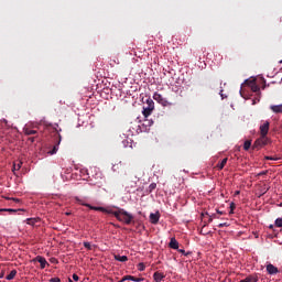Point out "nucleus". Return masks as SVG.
I'll return each instance as SVG.
<instances>
[{"mask_svg":"<svg viewBox=\"0 0 282 282\" xmlns=\"http://www.w3.org/2000/svg\"><path fill=\"white\" fill-rule=\"evenodd\" d=\"M112 215L118 219V221H122L123 224H131L133 221V215L129 214L124 209H119L117 212H112Z\"/></svg>","mask_w":282,"mask_h":282,"instance_id":"1","label":"nucleus"},{"mask_svg":"<svg viewBox=\"0 0 282 282\" xmlns=\"http://www.w3.org/2000/svg\"><path fill=\"white\" fill-rule=\"evenodd\" d=\"M147 107H143L142 110V115L144 116V118H148L149 116H151V113H153V109H155V102L153 101V99L149 98L145 101Z\"/></svg>","mask_w":282,"mask_h":282,"instance_id":"2","label":"nucleus"},{"mask_svg":"<svg viewBox=\"0 0 282 282\" xmlns=\"http://www.w3.org/2000/svg\"><path fill=\"white\" fill-rule=\"evenodd\" d=\"M224 226H228V223H221V224H219V228H224Z\"/></svg>","mask_w":282,"mask_h":282,"instance_id":"36","label":"nucleus"},{"mask_svg":"<svg viewBox=\"0 0 282 282\" xmlns=\"http://www.w3.org/2000/svg\"><path fill=\"white\" fill-rule=\"evenodd\" d=\"M14 276H17V270H12L10 272V274L7 275V281H12V279H14Z\"/></svg>","mask_w":282,"mask_h":282,"instance_id":"25","label":"nucleus"},{"mask_svg":"<svg viewBox=\"0 0 282 282\" xmlns=\"http://www.w3.org/2000/svg\"><path fill=\"white\" fill-rule=\"evenodd\" d=\"M155 188H158V184L151 183V184L149 185V193H153V191H155Z\"/></svg>","mask_w":282,"mask_h":282,"instance_id":"29","label":"nucleus"},{"mask_svg":"<svg viewBox=\"0 0 282 282\" xmlns=\"http://www.w3.org/2000/svg\"><path fill=\"white\" fill-rule=\"evenodd\" d=\"M34 261H37V263L41 264V269L45 270V265H47V260L41 256H37Z\"/></svg>","mask_w":282,"mask_h":282,"instance_id":"12","label":"nucleus"},{"mask_svg":"<svg viewBox=\"0 0 282 282\" xmlns=\"http://www.w3.org/2000/svg\"><path fill=\"white\" fill-rule=\"evenodd\" d=\"M124 281H138V280L133 275H126L119 282H124Z\"/></svg>","mask_w":282,"mask_h":282,"instance_id":"23","label":"nucleus"},{"mask_svg":"<svg viewBox=\"0 0 282 282\" xmlns=\"http://www.w3.org/2000/svg\"><path fill=\"white\" fill-rule=\"evenodd\" d=\"M265 159H267V160H272V158H271V156H267Z\"/></svg>","mask_w":282,"mask_h":282,"instance_id":"42","label":"nucleus"},{"mask_svg":"<svg viewBox=\"0 0 282 282\" xmlns=\"http://www.w3.org/2000/svg\"><path fill=\"white\" fill-rule=\"evenodd\" d=\"M258 281H259L258 275H249V276L240 280V282H258Z\"/></svg>","mask_w":282,"mask_h":282,"instance_id":"16","label":"nucleus"},{"mask_svg":"<svg viewBox=\"0 0 282 282\" xmlns=\"http://www.w3.org/2000/svg\"><path fill=\"white\" fill-rule=\"evenodd\" d=\"M26 224H28L29 226H34V224H36V219H35V218H28V219H26Z\"/></svg>","mask_w":282,"mask_h":282,"instance_id":"30","label":"nucleus"},{"mask_svg":"<svg viewBox=\"0 0 282 282\" xmlns=\"http://www.w3.org/2000/svg\"><path fill=\"white\" fill-rule=\"evenodd\" d=\"M88 208H90V210H100L101 213H111V212L105 209V207H96V206L89 205Z\"/></svg>","mask_w":282,"mask_h":282,"instance_id":"21","label":"nucleus"},{"mask_svg":"<svg viewBox=\"0 0 282 282\" xmlns=\"http://www.w3.org/2000/svg\"><path fill=\"white\" fill-rule=\"evenodd\" d=\"M78 279H79V278H78V274H76V273L73 274V280L78 281Z\"/></svg>","mask_w":282,"mask_h":282,"instance_id":"37","label":"nucleus"},{"mask_svg":"<svg viewBox=\"0 0 282 282\" xmlns=\"http://www.w3.org/2000/svg\"><path fill=\"white\" fill-rule=\"evenodd\" d=\"M3 276H6V273H4V272H1V273H0V279H3Z\"/></svg>","mask_w":282,"mask_h":282,"instance_id":"39","label":"nucleus"},{"mask_svg":"<svg viewBox=\"0 0 282 282\" xmlns=\"http://www.w3.org/2000/svg\"><path fill=\"white\" fill-rule=\"evenodd\" d=\"M164 273H160V272H154V274H153V280L155 281V282H162L163 281V279H164Z\"/></svg>","mask_w":282,"mask_h":282,"instance_id":"18","label":"nucleus"},{"mask_svg":"<svg viewBox=\"0 0 282 282\" xmlns=\"http://www.w3.org/2000/svg\"><path fill=\"white\" fill-rule=\"evenodd\" d=\"M151 224H158L160 221V212H155L154 214H150Z\"/></svg>","mask_w":282,"mask_h":282,"instance_id":"13","label":"nucleus"},{"mask_svg":"<svg viewBox=\"0 0 282 282\" xmlns=\"http://www.w3.org/2000/svg\"><path fill=\"white\" fill-rule=\"evenodd\" d=\"M50 282H61V279H59V278H52V279L50 280Z\"/></svg>","mask_w":282,"mask_h":282,"instance_id":"34","label":"nucleus"},{"mask_svg":"<svg viewBox=\"0 0 282 282\" xmlns=\"http://www.w3.org/2000/svg\"><path fill=\"white\" fill-rule=\"evenodd\" d=\"M138 270L139 272H144V270H147V265H144V262L138 264Z\"/></svg>","mask_w":282,"mask_h":282,"instance_id":"28","label":"nucleus"},{"mask_svg":"<svg viewBox=\"0 0 282 282\" xmlns=\"http://www.w3.org/2000/svg\"><path fill=\"white\" fill-rule=\"evenodd\" d=\"M84 248H86L87 250H94L95 246H91L90 242H84Z\"/></svg>","mask_w":282,"mask_h":282,"instance_id":"31","label":"nucleus"},{"mask_svg":"<svg viewBox=\"0 0 282 282\" xmlns=\"http://www.w3.org/2000/svg\"><path fill=\"white\" fill-rule=\"evenodd\" d=\"M267 272L268 274L274 275V274H279V268L274 267V264L269 263L267 264Z\"/></svg>","mask_w":282,"mask_h":282,"instance_id":"9","label":"nucleus"},{"mask_svg":"<svg viewBox=\"0 0 282 282\" xmlns=\"http://www.w3.org/2000/svg\"><path fill=\"white\" fill-rule=\"evenodd\" d=\"M270 109L273 113H282V104L270 106Z\"/></svg>","mask_w":282,"mask_h":282,"instance_id":"17","label":"nucleus"},{"mask_svg":"<svg viewBox=\"0 0 282 282\" xmlns=\"http://www.w3.org/2000/svg\"><path fill=\"white\" fill-rule=\"evenodd\" d=\"M275 226L276 228H282V218L275 219Z\"/></svg>","mask_w":282,"mask_h":282,"instance_id":"32","label":"nucleus"},{"mask_svg":"<svg viewBox=\"0 0 282 282\" xmlns=\"http://www.w3.org/2000/svg\"><path fill=\"white\" fill-rule=\"evenodd\" d=\"M178 252H181L182 254H185L186 257V251L184 249H178Z\"/></svg>","mask_w":282,"mask_h":282,"instance_id":"38","label":"nucleus"},{"mask_svg":"<svg viewBox=\"0 0 282 282\" xmlns=\"http://www.w3.org/2000/svg\"><path fill=\"white\" fill-rule=\"evenodd\" d=\"M140 127V131H149V129H151V127H153V120H149V119H144L142 124L139 126Z\"/></svg>","mask_w":282,"mask_h":282,"instance_id":"7","label":"nucleus"},{"mask_svg":"<svg viewBox=\"0 0 282 282\" xmlns=\"http://www.w3.org/2000/svg\"><path fill=\"white\" fill-rule=\"evenodd\" d=\"M66 215H69V213H66Z\"/></svg>","mask_w":282,"mask_h":282,"instance_id":"44","label":"nucleus"},{"mask_svg":"<svg viewBox=\"0 0 282 282\" xmlns=\"http://www.w3.org/2000/svg\"><path fill=\"white\" fill-rule=\"evenodd\" d=\"M88 177H90V180H102V172L99 167L91 166L88 170Z\"/></svg>","mask_w":282,"mask_h":282,"instance_id":"3","label":"nucleus"},{"mask_svg":"<svg viewBox=\"0 0 282 282\" xmlns=\"http://www.w3.org/2000/svg\"><path fill=\"white\" fill-rule=\"evenodd\" d=\"M240 193H241L240 191H236L235 195H240Z\"/></svg>","mask_w":282,"mask_h":282,"instance_id":"40","label":"nucleus"},{"mask_svg":"<svg viewBox=\"0 0 282 282\" xmlns=\"http://www.w3.org/2000/svg\"><path fill=\"white\" fill-rule=\"evenodd\" d=\"M22 166H23V161L13 162L12 173L17 175V171H21Z\"/></svg>","mask_w":282,"mask_h":282,"instance_id":"11","label":"nucleus"},{"mask_svg":"<svg viewBox=\"0 0 282 282\" xmlns=\"http://www.w3.org/2000/svg\"><path fill=\"white\" fill-rule=\"evenodd\" d=\"M4 209H0V213L3 212Z\"/></svg>","mask_w":282,"mask_h":282,"instance_id":"43","label":"nucleus"},{"mask_svg":"<svg viewBox=\"0 0 282 282\" xmlns=\"http://www.w3.org/2000/svg\"><path fill=\"white\" fill-rule=\"evenodd\" d=\"M250 89H251V91L257 93V91H259L261 88L259 87V85H257V83L250 82Z\"/></svg>","mask_w":282,"mask_h":282,"instance_id":"22","label":"nucleus"},{"mask_svg":"<svg viewBox=\"0 0 282 282\" xmlns=\"http://www.w3.org/2000/svg\"><path fill=\"white\" fill-rule=\"evenodd\" d=\"M268 144V137L261 135L260 139L256 140L253 143L254 149H261V147H265Z\"/></svg>","mask_w":282,"mask_h":282,"instance_id":"6","label":"nucleus"},{"mask_svg":"<svg viewBox=\"0 0 282 282\" xmlns=\"http://www.w3.org/2000/svg\"><path fill=\"white\" fill-rule=\"evenodd\" d=\"M226 164H228V158L223 159V161L220 163H218L216 165V167L218 171H221L224 169V166H226Z\"/></svg>","mask_w":282,"mask_h":282,"instance_id":"20","label":"nucleus"},{"mask_svg":"<svg viewBox=\"0 0 282 282\" xmlns=\"http://www.w3.org/2000/svg\"><path fill=\"white\" fill-rule=\"evenodd\" d=\"M153 100L159 102V105H162V107H171V102L169 101V99L164 98V96H162V94L160 93L153 94Z\"/></svg>","mask_w":282,"mask_h":282,"instance_id":"4","label":"nucleus"},{"mask_svg":"<svg viewBox=\"0 0 282 282\" xmlns=\"http://www.w3.org/2000/svg\"><path fill=\"white\" fill-rule=\"evenodd\" d=\"M221 61H224V55H221L219 52L214 53V65H221Z\"/></svg>","mask_w":282,"mask_h":282,"instance_id":"8","label":"nucleus"},{"mask_svg":"<svg viewBox=\"0 0 282 282\" xmlns=\"http://www.w3.org/2000/svg\"><path fill=\"white\" fill-rule=\"evenodd\" d=\"M250 147H252V141H250V140L245 141V143H243V150H245V151H249V150H250Z\"/></svg>","mask_w":282,"mask_h":282,"instance_id":"24","label":"nucleus"},{"mask_svg":"<svg viewBox=\"0 0 282 282\" xmlns=\"http://www.w3.org/2000/svg\"><path fill=\"white\" fill-rule=\"evenodd\" d=\"M218 215H224V212L217 210Z\"/></svg>","mask_w":282,"mask_h":282,"instance_id":"41","label":"nucleus"},{"mask_svg":"<svg viewBox=\"0 0 282 282\" xmlns=\"http://www.w3.org/2000/svg\"><path fill=\"white\" fill-rule=\"evenodd\" d=\"M17 210H18V209H11V208L4 209V212H7V213H17Z\"/></svg>","mask_w":282,"mask_h":282,"instance_id":"35","label":"nucleus"},{"mask_svg":"<svg viewBox=\"0 0 282 282\" xmlns=\"http://www.w3.org/2000/svg\"><path fill=\"white\" fill-rule=\"evenodd\" d=\"M235 203H230V212H229V215H232V213H235Z\"/></svg>","mask_w":282,"mask_h":282,"instance_id":"33","label":"nucleus"},{"mask_svg":"<svg viewBox=\"0 0 282 282\" xmlns=\"http://www.w3.org/2000/svg\"><path fill=\"white\" fill-rule=\"evenodd\" d=\"M76 200L78 204H80V206H86L88 208L89 204L85 202V198H76Z\"/></svg>","mask_w":282,"mask_h":282,"instance_id":"27","label":"nucleus"},{"mask_svg":"<svg viewBox=\"0 0 282 282\" xmlns=\"http://www.w3.org/2000/svg\"><path fill=\"white\" fill-rule=\"evenodd\" d=\"M269 131H270V121H263V123L260 126V135L265 138Z\"/></svg>","mask_w":282,"mask_h":282,"instance_id":"5","label":"nucleus"},{"mask_svg":"<svg viewBox=\"0 0 282 282\" xmlns=\"http://www.w3.org/2000/svg\"><path fill=\"white\" fill-rule=\"evenodd\" d=\"M23 133L24 135H36V130H32V128L30 127V124H26L23 128Z\"/></svg>","mask_w":282,"mask_h":282,"instance_id":"10","label":"nucleus"},{"mask_svg":"<svg viewBox=\"0 0 282 282\" xmlns=\"http://www.w3.org/2000/svg\"><path fill=\"white\" fill-rule=\"evenodd\" d=\"M169 246L172 250H180V242L175 238H171Z\"/></svg>","mask_w":282,"mask_h":282,"instance_id":"14","label":"nucleus"},{"mask_svg":"<svg viewBox=\"0 0 282 282\" xmlns=\"http://www.w3.org/2000/svg\"><path fill=\"white\" fill-rule=\"evenodd\" d=\"M58 137H59L58 143L54 145L51 151H48V155H56V153H58V144H61V134H58Z\"/></svg>","mask_w":282,"mask_h":282,"instance_id":"19","label":"nucleus"},{"mask_svg":"<svg viewBox=\"0 0 282 282\" xmlns=\"http://www.w3.org/2000/svg\"><path fill=\"white\" fill-rule=\"evenodd\" d=\"M113 259L116 261H119L120 263H127V261H129V258L127 256H120V254H115Z\"/></svg>","mask_w":282,"mask_h":282,"instance_id":"15","label":"nucleus"},{"mask_svg":"<svg viewBox=\"0 0 282 282\" xmlns=\"http://www.w3.org/2000/svg\"><path fill=\"white\" fill-rule=\"evenodd\" d=\"M122 144H123V147L127 149V147H132V144H133V142L131 141V139H124L123 141H122Z\"/></svg>","mask_w":282,"mask_h":282,"instance_id":"26","label":"nucleus"}]
</instances>
